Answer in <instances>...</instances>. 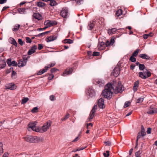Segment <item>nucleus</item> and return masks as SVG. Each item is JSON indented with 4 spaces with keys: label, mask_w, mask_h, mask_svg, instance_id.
<instances>
[{
    "label": "nucleus",
    "mask_w": 157,
    "mask_h": 157,
    "mask_svg": "<svg viewBox=\"0 0 157 157\" xmlns=\"http://www.w3.org/2000/svg\"><path fill=\"white\" fill-rule=\"evenodd\" d=\"M37 5L38 6L40 7H43L45 6V4L42 2H38Z\"/></svg>",
    "instance_id": "28"
},
{
    "label": "nucleus",
    "mask_w": 157,
    "mask_h": 157,
    "mask_svg": "<svg viewBox=\"0 0 157 157\" xmlns=\"http://www.w3.org/2000/svg\"><path fill=\"white\" fill-rule=\"evenodd\" d=\"M24 60L23 61H20L18 63V66L19 67H22L25 66L27 62L28 58H26L25 59V56H24L23 57Z\"/></svg>",
    "instance_id": "9"
},
{
    "label": "nucleus",
    "mask_w": 157,
    "mask_h": 157,
    "mask_svg": "<svg viewBox=\"0 0 157 157\" xmlns=\"http://www.w3.org/2000/svg\"><path fill=\"white\" fill-rule=\"evenodd\" d=\"M58 71V70L57 69L53 68H52L51 70V72L52 73H54L57 72Z\"/></svg>",
    "instance_id": "47"
},
{
    "label": "nucleus",
    "mask_w": 157,
    "mask_h": 157,
    "mask_svg": "<svg viewBox=\"0 0 157 157\" xmlns=\"http://www.w3.org/2000/svg\"><path fill=\"white\" fill-rule=\"evenodd\" d=\"M97 82L98 84H99L100 85L102 86V84H103L104 83V81L103 80H98L97 81Z\"/></svg>",
    "instance_id": "39"
},
{
    "label": "nucleus",
    "mask_w": 157,
    "mask_h": 157,
    "mask_svg": "<svg viewBox=\"0 0 157 157\" xmlns=\"http://www.w3.org/2000/svg\"><path fill=\"white\" fill-rule=\"evenodd\" d=\"M7 63L9 66H11V59H8L6 61Z\"/></svg>",
    "instance_id": "43"
},
{
    "label": "nucleus",
    "mask_w": 157,
    "mask_h": 157,
    "mask_svg": "<svg viewBox=\"0 0 157 157\" xmlns=\"http://www.w3.org/2000/svg\"><path fill=\"white\" fill-rule=\"evenodd\" d=\"M38 111V109L37 107H35L32 110V112L33 113H36Z\"/></svg>",
    "instance_id": "46"
},
{
    "label": "nucleus",
    "mask_w": 157,
    "mask_h": 157,
    "mask_svg": "<svg viewBox=\"0 0 157 157\" xmlns=\"http://www.w3.org/2000/svg\"><path fill=\"white\" fill-rule=\"evenodd\" d=\"M9 154L8 153L6 152L4 153L2 157H8Z\"/></svg>",
    "instance_id": "64"
},
{
    "label": "nucleus",
    "mask_w": 157,
    "mask_h": 157,
    "mask_svg": "<svg viewBox=\"0 0 157 157\" xmlns=\"http://www.w3.org/2000/svg\"><path fill=\"white\" fill-rule=\"evenodd\" d=\"M57 24L56 22L50 21L48 20L47 22V25L48 26H51L53 25H56Z\"/></svg>",
    "instance_id": "22"
},
{
    "label": "nucleus",
    "mask_w": 157,
    "mask_h": 157,
    "mask_svg": "<svg viewBox=\"0 0 157 157\" xmlns=\"http://www.w3.org/2000/svg\"><path fill=\"white\" fill-rule=\"evenodd\" d=\"M97 108V105H95L92 108L89 117L88 118L89 121H90V120L93 119L94 117L95 111Z\"/></svg>",
    "instance_id": "6"
},
{
    "label": "nucleus",
    "mask_w": 157,
    "mask_h": 157,
    "mask_svg": "<svg viewBox=\"0 0 157 157\" xmlns=\"http://www.w3.org/2000/svg\"><path fill=\"white\" fill-rule=\"evenodd\" d=\"M94 27V24L93 23L90 22L88 25V28L90 30H91Z\"/></svg>",
    "instance_id": "33"
},
{
    "label": "nucleus",
    "mask_w": 157,
    "mask_h": 157,
    "mask_svg": "<svg viewBox=\"0 0 157 157\" xmlns=\"http://www.w3.org/2000/svg\"><path fill=\"white\" fill-rule=\"evenodd\" d=\"M139 49H136V50L132 54V56H136L138 55L139 53Z\"/></svg>",
    "instance_id": "37"
},
{
    "label": "nucleus",
    "mask_w": 157,
    "mask_h": 157,
    "mask_svg": "<svg viewBox=\"0 0 157 157\" xmlns=\"http://www.w3.org/2000/svg\"><path fill=\"white\" fill-rule=\"evenodd\" d=\"M120 69L118 66L116 67L112 73V75L115 77H117L119 74Z\"/></svg>",
    "instance_id": "8"
},
{
    "label": "nucleus",
    "mask_w": 157,
    "mask_h": 157,
    "mask_svg": "<svg viewBox=\"0 0 157 157\" xmlns=\"http://www.w3.org/2000/svg\"><path fill=\"white\" fill-rule=\"evenodd\" d=\"M43 48V46L42 44H38V49L40 50Z\"/></svg>",
    "instance_id": "58"
},
{
    "label": "nucleus",
    "mask_w": 157,
    "mask_h": 157,
    "mask_svg": "<svg viewBox=\"0 0 157 157\" xmlns=\"http://www.w3.org/2000/svg\"><path fill=\"white\" fill-rule=\"evenodd\" d=\"M86 94L87 95L92 97L95 95V92L93 89L91 88H90L86 92Z\"/></svg>",
    "instance_id": "11"
},
{
    "label": "nucleus",
    "mask_w": 157,
    "mask_h": 157,
    "mask_svg": "<svg viewBox=\"0 0 157 157\" xmlns=\"http://www.w3.org/2000/svg\"><path fill=\"white\" fill-rule=\"evenodd\" d=\"M122 14V10L121 9H119L116 12V14L118 17L120 16Z\"/></svg>",
    "instance_id": "35"
},
{
    "label": "nucleus",
    "mask_w": 157,
    "mask_h": 157,
    "mask_svg": "<svg viewBox=\"0 0 157 157\" xmlns=\"http://www.w3.org/2000/svg\"><path fill=\"white\" fill-rule=\"evenodd\" d=\"M17 73L16 72L13 71L12 72V77L13 78L15 79L17 78Z\"/></svg>",
    "instance_id": "36"
},
{
    "label": "nucleus",
    "mask_w": 157,
    "mask_h": 157,
    "mask_svg": "<svg viewBox=\"0 0 157 157\" xmlns=\"http://www.w3.org/2000/svg\"><path fill=\"white\" fill-rule=\"evenodd\" d=\"M144 98L142 97H140L138 98L137 100V103H142L143 101Z\"/></svg>",
    "instance_id": "41"
},
{
    "label": "nucleus",
    "mask_w": 157,
    "mask_h": 157,
    "mask_svg": "<svg viewBox=\"0 0 157 157\" xmlns=\"http://www.w3.org/2000/svg\"><path fill=\"white\" fill-rule=\"evenodd\" d=\"M145 68V66L143 64H139V69L141 71L143 70Z\"/></svg>",
    "instance_id": "40"
},
{
    "label": "nucleus",
    "mask_w": 157,
    "mask_h": 157,
    "mask_svg": "<svg viewBox=\"0 0 157 157\" xmlns=\"http://www.w3.org/2000/svg\"><path fill=\"white\" fill-rule=\"evenodd\" d=\"M104 143L106 144V146H110L111 145V143L110 141L105 142Z\"/></svg>",
    "instance_id": "62"
},
{
    "label": "nucleus",
    "mask_w": 157,
    "mask_h": 157,
    "mask_svg": "<svg viewBox=\"0 0 157 157\" xmlns=\"http://www.w3.org/2000/svg\"><path fill=\"white\" fill-rule=\"evenodd\" d=\"M141 153L140 151H138L136 153L135 155L136 157H140V154Z\"/></svg>",
    "instance_id": "50"
},
{
    "label": "nucleus",
    "mask_w": 157,
    "mask_h": 157,
    "mask_svg": "<svg viewBox=\"0 0 157 157\" xmlns=\"http://www.w3.org/2000/svg\"><path fill=\"white\" fill-rule=\"evenodd\" d=\"M151 34L152 33H151L147 34H144L143 36V38L144 39H146L149 36H152L151 35Z\"/></svg>",
    "instance_id": "32"
},
{
    "label": "nucleus",
    "mask_w": 157,
    "mask_h": 157,
    "mask_svg": "<svg viewBox=\"0 0 157 157\" xmlns=\"http://www.w3.org/2000/svg\"><path fill=\"white\" fill-rule=\"evenodd\" d=\"M70 117V114L68 113H67L66 115L65 116L63 117L61 120L62 121H65L66 119H67Z\"/></svg>",
    "instance_id": "29"
},
{
    "label": "nucleus",
    "mask_w": 157,
    "mask_h": 157,
    "mask_svg": "<svg viewBox=\"0 0 157 157\" xmlns=\"http://www.w3.org/2000/svg\"><path fill=\"white\" fill-rule=\"evenodd\" d=\"M27 9L20 8L18 10V12L20 14H25L26 13V10Z\"/></svg>",
    "instance_id": "21"
},
{
    "label": "nucleus",
    "mask_w": 157,
    "mask_h": 157,
    "mask_svg": "<svg viewBox=\"0 0 157 157\" xmlns=\"http://www.w3.org/2000/svg\"><path fill=\"white\" fill-rule=\"evenodd\" d=\"M100 53L98 52H94L93 54V56H99Z\"/></svg>",
    "instance_id": "54"
},
{
    "label": "nucleus",
    "mask_w": 157,
    "mask_h": 157,
    "mask_svg": "<svg viewBox=\"0 0 157 157\" xmlns=\"http://www.w3.org/2000/svg\"><path fill=\"white\" fill-rule=\"evenodd\" d=\"M6 62L3 60L0 61V68L1 69L4 68L6 66Z\"/></svg>",
    "instance_id": "23"
},
{
    "label": "nucleus",
    "mask_w": 157,
    "mask_h": 157,
    "mask_svg": "<svg viewBox=\"0 0 157 157\" xmlns=\"http://www.w3.org/2000/svg\"><path fill=\"white\" fill-rule=\"evenodd\" d=\"M36 122L32 123H30L28 125V129L29 131H30L31 130H33L35 129L36 128Z\"/></svg>",
    "instance_id": "13"
},
{
    "label": "nucleus",
    "mask_w": 157,
    "mask_h": 157,
    "mask_svg": "<svg viewBox=\"0 0 157 157\" xmlns=\"http://www.w3.org/2000/svg\"><path fill=\"white\" fill-rule=\"evenodd\" d=\"M139 81H137L135 82L133 85V90L134 91L137 90L138 87L139 85Z\"/></svg>",
    "instance_id": "19"
},
{
    "label": "nucleus",
    "mask_w": 157,
    "mask_h": 157,
    "mask_svg": "<svg viewBox=\"0 0 157 157\" xmlns=\"http://www.w3.org/2000/svg\"><path fill=\"white\" fill-rule=\"evenodd\" d=\"M18 42L19 44L21 45H22L23 44V41L21 39H19L18 40Z\"/></svg>",
    "instance_id": "53"
},
{
    "label": "nucleus",
    "mask_w": 157,
    "mask_h": 157,
    "mask_svg": "<svg viewBox=\"0 0 157 157\" xmlns=\"http://www.w3.org/2000/svg\"><path fill=\"white\" fill-rule=\"evenodd\" d=\"M33 16L34 18L37 19L38 20H40L42 19V17L41 15L39 13H34L33 15Z\"/></svg>",
    "instance_id": "16"
},
{
    "label": "nucleus",
    "mask_w": 157,
    "mask_h": 157,
    "mask_svg": "<svg viewBox=\"0 0 157 157\" xmlns=\"http://www.w3.org/2000/svg\"><path fill=\"white\" fill-rule=\"evenodd\" d=\"M56 38V36H51L46 39V41L47 42H50L54 40Z\"/></svg>",
    "instance_id": "20"
},
{
    "label": "nucleus",
    "mask_w": 157,
    "mask_h": 157,
    "mask_svg": "<svg viewBox=\"0 0 157 157\" xmlns=\"http://www.w3.org/2000/svg\"><path fill=\"white\" fill-rule=\"evenodd\" d=\"M113 91V85L111 84H108L105 87V90L102 91L101 95L105 98L110 99L112 97Z\"/></svg>",
    "instance_id": "1"
},
{
    "label": "nucleus",
    "mask_w": 157,
    "mask_h": 157,
    "mask_svg": "<svg viewBox=\"0 0 157 157\" xmlns=\"http://www.w3.org/2000/svg\"><path fill=\"white\" fill-rule=\"evenodd\" d=\"M50 5L52 6H55L57 5V3L55 0H50Z\"/></svg>",
    "instance_id": "25"
},
{
    "label": "nucleus",
    "mask_w": 157,
    "mask_h": 157,
    "mask_svg": "<svg viewBox=\"0 0 157 157\" xmlns=\"http://www.w3.org/2000/svg\"><path fill=\"white\" fill-rule=\"evenodd\" d=\"M157 112V109L155 108H154L153 106H151L149 109V111L147 112V113L150 114H153Z\"/></svg>",
    "instance_id": "12"
},
{
    "label": "nucleus",
    "mask_w": 157,
    "mask_h": 157,
    "mask_svg": "<svg viewBox=\"0 0 157 157\" xmlns=\"http://www.w3.org/2000/svg\"><path fill=\"white\" fill-rule=\"evenodd\" d=\"M7 2V0H0V4H3Z\"/></svg>",
    "instance_id": "63"
},
{
    "label": "nucleus",
    "mask_w": 157,
    "mask_h": 157,
    "mask_svg": "<svg viewBox=\"0 0 157 157\" xmlns=\"http://www.w3.org/2000/svg\"><path fill=\"white\" fill-rule=\"evenodd\" d=\"M29 99L28 98H25L22 100V102L23 104L26 103L28 100Z\"/></svg>",
    "instance_id": "44"
},
{
    "label": "nucleus",
    "mask_w": 157,
    "mask_h": 157,
    "mask_svg": "<svg viewBox=\"0 0 157 157\" xmlns=\"http://www.w3.org/2000/svg\"><path fill=\"white\" fill-rule=\"evenodd\" d=\"M77 3L78 4H80L83 2L82 0H76Z\"/></svg>",
    "instance_id": "57"
},
{
    "label": "nucleus",
    "mask_w": 157,
    "mask_h": 157,
    "mask_svg": "<svg viewBox=\"0 0 157 157\" xmlns=\"http://www.w3.org/2000/svg\"><path fill=\"white\" fill-rule=\"evenodd\" d=\"M130 104V103L129 101H127L125 102L124 105V107L125 108L128 106Z\"/></svg>",
    "instance_id": "52"
},
{
    "label": "nucleus",
    "mask_w": 157,
    "mask_h": 157,
    "mask_svg": "<svg viewBox=\"0 0 157 157\" xmlns=\"http://www.w3.org/2000/svg\"><path fill=\"white\" fill-rule=\"evenodd\" d=\"M114 38L113 37H112L110 41L111 45H112L114 44Z\"/></svg>",
    "instance_id": "48"
},
{
    "label": "nucleus",
    "mask_w": 157,
    "mask_h": 157,
    "mask_svg": "<svg viewBox=\"0 0 157 157\" xmlns=\"http://www.w3.org/2000/svg\"><path fill=\"white\" fill-rule=\"evenodd\" d=\"M151 128H148L147 129V134H150L151 133Z\"/></svg>",
    "instance_id": "61"
},
{
    "label": "nucleus",
    "mask_w": 157,
    "mask_h": 157,
    "mask_svg": "<svg viewBox=\"0 0 157 157\" xmlns=\"http://www.w3.org/2000/svg\"><path fill=\"white\" fill-rule=\"evenodd\" d=\"M24 139L26 141L30 143H37L43 140L42 137L29 135L25 136Z\"/></svg>",
    "instance_id": "2"
},
{
    "label": "nucleus",
    "mask_w": 157,
    "mask_h": 157,
    "mask_svg": "<svg viewBox=\"0 0 157 157\" xmlns=\"http://www.w3.org/2000/svg\"><path fill=\"white\" fill-rule=\"evenodd\" d=\"M98 105L99 107L101 109H103L105 107L104 104V100L102 98L99 99L98 101Z\"/></svg>",
    "instance_id": "10"
},
{
    "label": "nucleus",
    "mask_w": 157,
    "mask_h": 157,
    "mask_svg": "<svg viewBox=\"0 0 157 157\" xmlns=\"http://www.w3.org/2000/svg\"><path fill=\"white\" fill-rule=\"evenodd\" d=\"M111 85H113V91L115 94L121 93L124 90V87L120 82L114 81Z\"/></svg>",
    "instance_id": "3"
},
{
    "label": "nucleus",
    "mask_w": 157,
    "mask_h": 157,
    "mask_svg": "<svg viewBox=\"0 0 157 157\" xmlns=\"http://www.w3.org/2000/svg\"><path fill=\"white\" fill-rule=\"evenodd\" d=\"M139 56L144 59H150V57L145 54H140L139 55Z\"/></svg>",
    "instance_id": "18"
},
{
    "label": "nucleus",
    "mask_w": 157,
    "mask_h": 157,
    "mask_svg": "<svg viewBox=\"0 0 157 157\" xmlns=\"http://www.w3.org/2000/svg\"><path fill=\"white\" fill-rule=\"evenodd\" d=\"M20 26V25H15L14 28L13 29V31L14 32L17 31L19 29Z\"/></svg>",
    "instance_id": "30"
},
{
    "label": "nucleus",
    "mask_w": 157,
    "mask_h": 157,
    "mask_svg": "<svg viewBox=\"0 0 157 157\" xmlns=\"http://www.w3.org/2000/svg\"><path fill=\"white\" fill-rule=\"evenodd\" d=\"M72 71V69L71 68H67L66 70L63 72V75L64 76L66 75H69L71 74Z\"/></svg>",
    "instance_id": "15"
},
{
    "label": "nucleus",
    "mask_w": 157,
    "mask_h": 157,
    "mask_svg": "<svg viewBox=\"0 0 157 157\" xmlns=\"http://www.w3.org/2000/svg\"><path fill=\"white\" fill-rule=\"evenodd\" d=\"M55 64V63H52L51 64H48L47 67H48V68L53 67Z\"/></svg>",
    "instance_id": "56"
},
{
    "label": "nucleus",
    "mask_w": 157,
    "mask_h": 157,
    "mask_svg": "<svg viewBox=\"0 0 157 157\" xmlns=\"http://www.w3.org/2000/svg\"><path fill=\"white\" fill-rule=\"evenodd\" d=\"M37 49V46L35 45H33L28 52L29 55H31L35 52L36 50Z\"/></svg>",
    "instance_id": "14"
},
{
    "label": "nucleus",
    "mask_w": 157,
    "mask_h": 157,
    "mask_svg": "<svg viewBox=\"0 0 157 157\" xmlns=\"http://www.w3.org/2000/svg\"><path fill=\"white\" fill-rule=\"evenodd\" d=\"M134 56H131L129 59V60L132 62H135L136 61V59L135 57Z\"/></svg>",
    "instance_id": "42"
},
{
    "label": "nucleus",
    "mask_w": 157,
    "mask_h": 157,
    "mask_svg": "<svg viewBox=\"0 0 157 157\" xmlns=\"http://www.w3.org/2000/svg\"><path fill=\"white\" fill-rule=\"evenodd\" d=\"M98 47L99 50H103L105 48V44L104 42H101L98 44Z\"/></svg>",
    "instance_id": "17"
},
{
    "label": "nucleus",
    "mask_w": 157,
    "mask_h": 157,
    "mask_svg": "<svg viewBox=\"0 0 157 157\" xmlns=\"http://www.w3.org/2000/svg\"><path fill=\"white\" fill-rule=\"evenodd\" d=\"M26 41L27 43H31L32 42V40L29 37H26Z\"/></svg>",
    "instance_id": "55"
},
{
    "label": "nucleus",
    "mask_w": 157,
    "mask_h": 157,
    "mask_svg": "<svg viewBox=\"0 0 157 157\" xmlns=\"http://www.w3.org/2000/svg\"><path fill=\"white\" fill-rule=\"evenodd\" d=\"M60 15L64 18H66L68 15V10L67 8H63L60 11Z\"/></svg>",
    "instance_id": "7"
},
{
    "label": "nucleus",
    "mask_w": 157,
    "mask_h": 157,
    "mask_svg": "<svg viewBox=\"0 0 157 157\" xmlns=\"http://www.w3.org/2000/svg\"><path fill=\"white\" fill-rule=\"evenodd\" d=\"M54 76L53 74H50L48 77V79L49 80H52L54 77Z\"/></svg>",
    "instance_id": "59"
},
{
    "label": "nucleus",
    "mask_w": 157,
    "mask_h": 157,
    "mask_svg": "<svg viewBox=\"0 0 157 157\" xmlns=\"http://www.w3.org/2000/svg\"><path fill=\"white\" fill-rule=\"evenodd\" d=\"M73 42V41L72 40L70 39H66L64 40L63 41V43L64 44H71Z\"/></svg>",
    "instance_id": "26"
},
{
    "label": "nucleus",
    "mask_w": 157,
    "mask_h": 157,
    "mask_svg": "<svg viewBox=\"0 0 157 157\" xmlns=\"http://www.w3.org/2000/svg\"><path fill=\"white\" fill-rule=\"evenodd\" d=\"M52 124V122L50 121H48L44 123L41 127V130L43 132H45L50 128Z\"/></svg>",
    "instance_id": "5"
},
{
    "label": "nucleus",
    "mask_w": 157,
    "mask_h": 157,
    "mask_svg": "<svg viewBox=\"0 0 157 157\" xmlns=\"http://www.w3.org/2000/svg\"><path fill=\"white\" fill-rule=\"evenodd\" d=\"M146 134L145 130L143 127H142L141 129V135L144 136Z\"/></svg>",
    "instance_id": "31"
},
{
    "label": "nucleus",
    "mask_w": 157,
    "mask_h": 157,
    "mask_svg": "<svg viewBox=\"0 0 157 157\" xmlns=\"http://www.w3.org/2000/svg\"><path fill=\"white\" fill-rule=\"evenodd\" d=\"M103 155L105 157H108L109 155V151H106V153H103Z\"/></svg>",
    "instance_id": "45"
},
{
    "label": "nucleus",
    "mask_w": 157,
    "mask_h": 157,
    "mask_svg": "<svg viewBox=\"0 0 157 157\" xmlns=\"http://www.w3.org/2000/svg\"><path fill=\"white\" fill-rule=\"evenodd\" d=\"M50 99L52 101H53L55 100V97L53 95H52L50 96Z\"/></svg>",
    "instance_id": "60"
},
{
    "label": "nucleus",
    "mask_w": 157,
    "mask_h": 157,
    "mask_svg": "<svg viewBox=\"0 0 157 157\" xmlns=\"http://www.w3.org/2000/svg\"><path fill=\"white\" fill-rule=\"evenodd\" d=\"M151 75V73L146 69H144L143 72H139V77L143 79H146Z\"/></svg>",
    "instance_id": "4"
},
{
    "label": "nucleus",
    "mask_w": 157,
    "mask_h": 157,
    "mask_svg": "<svg viewBox=\"0 0 157 157\" xmlns=\"http://www.w3.org/2000/svg\"><path fill=\"white\" fill-rule=\"evenodd\" d=\"M33 131L37 132H42L41 130V128H40V127H36L35 129Z\"/></svg>",
    "instance_id": "38"
},
{
    "label": "nucleus",
    "mask_w": 157,
    "mask_h": 157,
    "mask_svg": "<svg viewBox=\"0 0 157 157\" xmlns=\"http://www.w3.org/2000/svg\"><path fill=\"white\" fill-rule=\"evenodd\" d=\"M117 30V29L116 28H113L109 30L108 31V33L110 35H111L113 34H114Z\"/></svg>",
    "instance_id": "27"
},
{
    "label": "nucleus",
    "mask_w": 157,
    "mask_h": 157,
    "mask_svg": "<svg viewBox=\"0 0 157 157\" xmlns=\"http://www.w3.org/2000/svg\"><path fill=\"white\" fill-rule=\"evenodd\" d=\"M17 63L15 61H13L12 62L11 66L16 67L17 66Z\"/></svg>",
    "instance_id": "49"
},
{
    "label": "nucleus",
    "mask_w": 157,
    "mask_h": 157,
    "mask_svg": "<svg viewBox=\"0 0 157 157\" xmlns=\"http://www.w3.org/2000/svg\"><path fill=\"white\" fill-rule=\"evenodd\" d=\"M48 69V67L47 66H45L44 67V69H43L42 70V72H43V74L45 72H46L47 71Z\"/></svg>",
    "instance_id": "51"
},
{
    "label": "nucleus",
    "mask_w": 157,
    "mask_h": 157,
    "mask_svg": "<svg viewBox=\"0 0 157 157\" xmlns=\"http://www.w3.org/2000/svg\"><path fill=\"white\" fill-rule=\"evenodd\" d=\"M3 144H2L0 142V155L3 152V149L2 148Z\"/></svg>",
    "instance_id": "34"
},
{
    "label": "nucleus",
    "mask_w": 157,
    "mask_h": 157,
    "mask_svg": "<svg viewBox=\"0 0 157 157\" xmlns=\"http://www.w3.org/2000/svg\"><path fill=\"white\" fill-rule=\"evenodd\" d=\"M16 87L17 86L15 85L11 84L8 85L7 88L11 90H13L16 89Z\"/></svg>",
    "instance_id": "24"
}]
</instances>
